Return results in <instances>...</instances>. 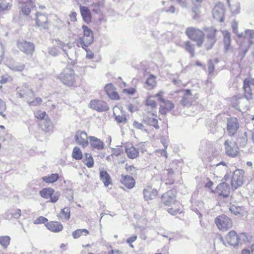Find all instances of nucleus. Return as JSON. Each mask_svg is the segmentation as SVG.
<instances>
[{"mask_svg": "<svg viewBox=\"0 0 254 254\" xmlns=\"http://www.w3.org/2000/svg\"><path fill=\"white\" fill-rule=\"evenodd\" d=\"M213 18L220 22L224 21V10L222 7L216 5L212 10Z\"/></svg>", "mask_w": 254, "mask_h": 254, "instance_id": "a211bd4d", "label": "nucleus"}, {"mask_svg": "<svg viewBox=\"0 0 254 254\" xmlns=\"http://www.w3.org/2000/svg\"><path fill=\"white\" fill-rule=\"evenodd\" d=\"M215 223L219 229L222 231L230 229L232 225L231 220L225 215L217 217L215 218Z\"/></svg>", "mask_w": 254, "mask_h": 254, "instance_id": "0eeeda50", "label": "nucleus"}, {"mask_svg": "<svg viewBox=\"0 0 254 254\" xmlns=\"http://www.w3.org/2000/svg\"><path fill=\"white\" fill-rule=\"evenodd\" d=\"M245 171L243 169H236L232 176L231 185L234 190L244 184V176Z\"/></svg>", "mask_w": 254, "mask_h": 254, "instance_id": "39448f33", "label": "nucleus"}, {"mask_svg": "<svg viewBox=\"0 0 254 254\" xmlns=\"http://www.w3.org/2000/svg\"><path fill=\"white\" fill-rule=\"evenodd\" d=\"M233 13L237 14L240 12V4L239 2H237L235 4L232 5L230 8Z\"/></svg>", "mask_w": 254, "mask_h": 254, "instance_id": "5fc2aeb1", "label": "nucleus"}, {"mask_svg": "<svg viewBox=\"0 0 254 254\" xmlns=\"http://www.w3.org/2000/svg\"><path fill=\"white\" fill-rule=\"evenodd\" d=\"M228 170V166L227 163L224 161H221L215 165L214 172L217 177H221L220 175L224 174Z\"/></svg>", "mask_w": 254, "mask_h": 254, "instance_id": "6ab92c4d", "label": "nucleus"}, {"mask_svg": "<svg viewBox=\"0 0 254 254\" xmlns=\"http://www.w3.org/2000/svg\"><path fill=\"white\" fill-rule=\"evenodd\" d=\"M213 193H216L223 198L228 197L230 192V188L228 184L222 182L218 184L215 190H211Z\"/></svg>", "mask_w": 254, "mask_h": 254, "instance_id": "9b49d317", "label": "nucleus"}, {"mask_svg": "<svg viewBox=\"0 0 254 254\" xmlns=\"http://www.w3.org/2000/svg\"><path fill=\"white\" fill-rule=\"evenodd\" d=\"M250 46H241L236 51L234 52V55L238 60L241 62L243 60L247 52L249 51Z\"/></svg>", "mask_w": 254, "mask_h": 254, "instance_id": "4be33fe9", "label": "nucleus"}, {"mask_svg": "<svg viewBox=\"0 0 254 254\" xmlns=\"http://www.w3.org/2000/svg\"><path fill=\"white\" fill-rule=\"evenodd\" d=\"M79 135V131L76 132L74 136V139L76 142L82 147H86L89 144V142L86 138L80 137Z\"/></svg>", "mask_w": 254, "mask_h": 254, "instance_id": "c9c22d12", "label": "nucleus"}, {"mask_svg": "<svg viewBox=\"0 0 254 254\" xmlns=\"http://www.w3.org/2000/svg\"><path fill=\"white\" fill-rule=\"evenodd\" d=\"M17 47L26 55L32 56L35 51L34 44L25 40H18L16 42Z\"/></svg>", "mask_w": 254, "mask_h": 254, "instance_id": "423d86ee", "label": "nucleus"}, {"mask_svg": "<svg viewBox=\"0 0 254 254\" xmlns=\"http://www.w3.org/2000/svg\"><path fill=\"white\" fill-rule=\"evenodd\" d=\"M47 117H48V115L46 114V112L45 111H41L40 112H38L37 114L36 115V117L37 119L40 120H44Z\"/></svg>", "mask_w": 254, "mask_h": 254, "instance_id": "680f3d73", "label": "nucleus"}, {"mask_svg": "<svg viewBox=\"0 0 254 254\" xmlns=\"http://www.w3.org/2000/svg\"><path fill=\"white\" fill-rule=\"evenodd\" d=\"M208 69L209 74H211L213 73L215 69V65L213 64L211 60L208 61Z\"/></svg>", "mask_w": 254, "mask_h": 254, "instance_id": "052dcab7", "label": "nucleus"}, {"mask_svg": "<svg viewBox=\"0 0 254 254\" xmlns=\"http://www.w3.org/2000/svg\"><path fill=\"white\" fill-rule=\"evenodd\" d=\"M82 28L83 31V36L78 39V43L80 44L81 48H87L94 42L93 33L92 30L86 25H82Z\"/></svg>", "mask_w": 254, "mask_h": 254, "instance_id": "20e7f679", "label": "nucleus"}, {"mask_svg": "<svg viewBox=\"0 0 254 254\" xmlns=\"http://www.w3.org/2000/svg\"><path fill=\"white\" fill-rule=\"evenodd\" d=\"M10 8L9 2L6 0H0V11L6 10Z\"/></svg>", "mask_w": 254, "mask_h": 254, "instance_id": "49530a36", "label": "nucleus"}, {"mask_svg": "<svg viewBox=\"0 0 254 254\" xmlns=\"http://www.w3.org/2000/svg\"><path fill=\"white\" fill-rule=\"evenodd\" d=\"M156 77L153 74H150L145 81V86L147 89L150 90L156 86Z\"/></svg>", "mask_w": 254, "mask_h": 254, "instance_id": "f704fd0d", "label": "nucleus"}, {"mask_svg": "<svg viewBox=\"0 0 254 254\" xmlns=\"http://www.w3.org/2000/svg\"><path fill=\"white\" fill-rule=\"evenodd\" d=\"M114 90V88L112 83L108 84L105 86V91L108 96Z\"/></svg>", "mask_w": 254, "mask_h": 254, "instance_id": "e2e57ef3", "label": "nucleus"}, {"mask_svg": "<svg viewBox=\"0 0 254 254\" xmlns=\"http://www.w3.org/2000/svg\"><path fill=\"white\" fill-rule=\"evenodd\" d=\"M89 143L92 147L98 150H102L104 148L105 144L103 141L93 136L88 137Z\"/></svg>", "mask_w": 254, "mask_h": 254, "instance_id": "f3484780", "label": "nucleus"}, {"mask_svg": "<svg viewBox=\"0 0 254 254\" xmlns=\"http://www.w3.org/2000/svg\"><path fill=\"white\" fill-rule=\"evenodd\" d=\"M114 116H115L116 121L118 123H126L127 122V119L126 117L120 115L117 116L115 113H114Z\"/></svg>", "mask_w": 254, "mask_h": 254, "instance_id": "864d4df0", "label": "nucleus"}, {"mask_svg": "<svg viewBox=\"0 0 254 254\" xmlns=\"http://www.w3.org/2000/svg\"><path fill=\"white\" fill-rule=\"evenodd\" d=\"M176 196L174 195L172 191L170 190L162 195L161 202L165 206H170L175 201Z\"/></svg>", "mask_w": 254, "mask_h": 254, "instance_id": "4468645a", "label": "nucleus"}, {"mask_svg": "<svg viewBox=\"0 0 254 254\" xmlns=\"http://www.w3.org/2000/svg\"><path fill=\"white\" fill-rule=\"evenodd\" d=\"M121 183L124 184L127 189H131L134 187L135 181L133 178L129 175H122Z\"/></svg>", "mask_w": 254, "mask_h": 254, "instance_id": "aec40b11", "label": "nucleus"}, {"mask_svg": "<svg viewBox=\"0 0 254 254\" xmlns=\"http://www.w3.org/2000/svg\"><path fill=\"white\" fill-rule=\"evenodd\" d=\"M133 125L136 128L140 129L144 132H147V129L144 128V126L142 123H139L136 121H134L133 122Z\"/></svg>", "mask_w": 254, "mask_h": 254, "instance_id": "6e6d98bb", "label": "nucleus"}, {"mask_svg": "<svg viewBox=\"0 0 254 254\" xmlns=\"http://www.w3.org/2000/svg\"><path fill=\"white\" fill-rule=\"evenodd\" d=\"M35 24L36 27H41L45 30L49 29V23L47 14L37 12L35 13Z\"/></svg>", "mask_w": 254, "mask_h": 254, "instance_id": "9d476101", "label": "nucleus"}, {"mask_svg": "<svg viewBox=\"0 0 254 254\" xmlns=\"http://www.w3.org/2000/svg\"><path fill=\"white\" fill-rule=\"evenodd\" d=\"M227 243L231 246L236 248L239 244L242 245L248 241L246 233H242L237 235L236 231L232 230L226 236Z\"/></svg>", "mask_w": 254, "mask_h": 254, "instance_id": "f03ea898", "label": "nucleus"}, {"mask_svg": "<svg viewBox=\"0 0 254 254\" xmlns=\"http://www.w3.org/2000/svg\"><path fill=\"white\" fill-rule=\"evenodd\" d=\"M144 198L145 201L152 200L155 198L158 194V191L156 189L148 186L144 188L143 190Z\"/></svg>", "mask_w": 254, "mask_h": 254, "instance_id": "ddd939ff", "label": "nucleus"}, {"mask_svg": "<svg viewBox=\"0 0 254 254\" xmlns=\"http://www.w3.org/2000/svg\"><path fill=\"white\" fill-rule=\"evenodd\" d=\"M60 193L59 191H57L56 192H54L53 195H52L50 198V202L52 203H55L56 202L58 199H59Z\"/></svg>", "mask_w": 254, "mask_h": 254, "instance_id": "13d9d810", "label": "nucleus"}, {"mask_svg": "<svg viewBox=\"0 0 254 254\" xmlns=\"http://www.w3.org/2000/svg\"><path fill=\"white\" fill-rule=\"evenodd\" d=\"M164 105V107L168 110V111H170L172 110L174 108V104L172 102L169 100H166L165 102H163Z\"/></svg>", "mask_w": 254, "mask_h": 254, "instance_id": "4d7b16f0", "label": "nucleus"}, {"mask_svg": "<svg viewBox=\"0 0 254 254\" xmlns=\"http://www.w3.org/2000/svg\"><path fill=\"white\" fill-rule=\"evenodd\" d=\"M229 210L232 213L236 215H242L244 213V208L243 206L232 205L230 206Z\"/></svg>", "mask_w": 254, "mask_h": 254, "instance_id": "e433bc0d", "label": "nucleus"}, {"mask_svg": "<svg viewBox=\"0 0 254 254\" xmlns=\"http://www.w3.org/2000/svg\"><path fill=\"white\" fill-rule=\"evenodd\" d=\"M248 141L247 133L246 132H239L236 141L234 142L236 145L241 147H245Z\"/></svg>", "mask_w": 254, "mask_h": 254, "instance_id": "b1692460", "label": "nucleus"}, {"mask_svg": "<svg viewBox=\"0 0 254 254\" xmlns=\"http://www.w3.org/2000/svg\"><path fill=\"white\" fill-rule=\"evenodd\" d=\"M48 221L47 218L43 216L38 217L34 222V224H44Z\"/></svg>", "mask_w": 254, "mask_h": 254, "instance_id": "bf43d9fd", "label": "nucleus"}, {"mask_svg": "<svg viewBox=\"0 0 254 254\" xmlns=\"http://www.w3.org/2000/svg\"><path fill=\"white\" fill-rule=\"evenodd\" d=\"M112 149L114 151V154L113 155H114L117 157H118L122 154L124 153L123 149L121 147H119V146L116 148H112Z\"/></svg>", "mask_w": 254, "mask_h": 254, "instance_id": "69168bd1", "label": "nucleus"}, {"mask_svg": "<svg viewBox=\"0 0 254 254\" xmlns=\"http://www.w3.org/2000/svg\"><path fill=\"white\" fill-rule=\"evenodd\" d=\"M45 226L50 231L55 233L60 232L63 229V225L60 222L58 221L47 222L45 224Z\"/></svg>", "mask_w": 254, "mask_h": 254, "instance_id": "412c9836", "label": "nucleus"}, {"mask_svg": "<svg viewBox=\"0 0 254 254\" xmlns=\"http://www.w3.org/2000/svg\"><path fill=\"white\" fill-rule=\"evenodd\" d=\"M40 126L42 129L45 131H49L53 127L52 123L49 117H47L45 120L41 121Z\"/></svg>", "mask_w": 254, "mask_h": 254, "instance_id": "2f4dec72", "label": "nucleus"}, {"mask_svg": "<svg viewBox=\"0 0 254 254\" xmlns=\"http://www.w3.org/2000/svg\"><path fill=\"white\" fill-rule=\"evenodd\" d=\"M11 217H13L16 219H18L20 217L21 214V211L20 209H17L14 210V212L10 213Z\"/></svg>", "mask_w": 254, "mask_h": 254, "instance_id": "0e129e2a", "label": "nucleus"}, {"mask_svg": "<svg viewBox=\"0 0 254 254\" xmlns=\"http://www.w3.org/2000/svg\"><path fill=\"white\" fill-rule=\"evenodd\" d=\"M224 145L226 154L231 157H236L239 153V148L234 142L227 139L225 141Z\"/></svg>", "mask_w": 254, "mask_h": 254, "instance_id": "1a4fd4ad", "label": "nucleus"}, {"mask_svg": "<svg viewBox=\"0 0 254 254\" xmlns=\"http://www.w3.org/2000/svg\"><path fill=\"white\" fill-rule=\"evenodd\" d=\"M142 122L148 126H153L156 129L159 128L158 120L154 118L144 117L142 119Z\"/></svg>", "mask_w": 254, "mask_h": 254, "instance_id": "7c9ffc66", "label": "nucleus"}, {"mask_svg": "<svg viewBox=\"0 0 254 254\" xmlns=\"http://www.w3.org/2000/svg\"><path fill=\"white\" fill-rule=\"evenodd\" d=\"M6 106L5 103L0 98V115L3 118L6 119V115L3 114V112L6 110Z\"/></svg>", "mask_w": 254, "mask_h": 254, "instance_id": "09e8293b", "label": "nucleus"}, {"mask_svg": "<svg viewBox=\"0 0 254 254\" xmlns=\"http://www.w3.org/2000/svg\"><path fill=\"white\" fill-rule=\"evenodd\" d=\"M79 8L83 20L87 24H89L91 21V15L89 9L87 7L83 5H80Z\"/></svg>", "mask_w": 254, "mask_h": 254, "instance_id": "5701e85b", "label": "nucleus"}, {"mask_svg": "<svg viewBox=\"0 0 254 254\" xmlns=\"http://www.w3.org/2000/svg\"><path fill=\"white\" fill-rule=\"evenodd\" d=\"M126 152L130 159H134L139 155L138 150L133 146L129 147L126 146Z\"/></svg>", "mask_w": 254, "mask_h": 254, "instance_id": "c756f323", "label": "nucleus"}, {"mask_svg": "<svg viewBox=\"0 0 254 254\" xmlns=\"http://www.w3.org/2000/svg\"><path fill=\"white\" fill-rule=\"evenodd\" d=\"M42 102V100L40 97L36 98L33 101L28 102L30 106H37L40 105Z\"/></svg>", "mask_w": 254, "mask_h": 254, "instance_id": "338daca9", "label": "nucleus"}, {"mask_svg": "<svg viewBox=\"0 0 254 254\" xmlns=\"http://www.w3.org/2000/svg\"><path fill=\"white\" fill-rule=\"evenodd\" d=\"M48 53L53 57L58 56L59 54V49L54 46L50 47L48 48Z\"/></svg>", "mask_w": 254, "mask_h": 254, "instance_id": "8fccbe9b", "label": "nucleus"}, {"mask_svg": "<svg viewBox=\"0 0 254 254\" xmlns=\"http://www.w3.org/2000/svg\"><path fill=\"white\" fill-rule=\"evenodd\" d=\"M243 89L245 91V97L247 100L252 98V91L250 86V79L246 78L243 81Z\"/></svg>", "mask_w": 254, "mask_h": 254, "instance_id": "bb28decb", "label": "nucleus"}, {"mask_svg": "<svg viewBox=\"0 0 254 254\" xmlns=\"http://www.w3.org/2000/svg\"><path fill=\"white\" fill-rule=\"evenodd\" d=\"M110 99L112 100H118L120 99V96L117 92L113 91L108 96Z\"/></svg>", "mask_w": 254, "mask_h": 254, "instance_id": "774afa93", "label": "nucleus"}, {"mask_svg": "<svg viewBox=\"0 0 254 254\" xmlns=\"http://www.w3.org/2000/svg\"><path fill=\"white\" fill-rule=\"evenodd\" d=\"M89 106L91 108L99 112H106L109 110L108 104L102 100H91Z\"/></svg>", "mask_w": 254, "mask_h": 254, "instance_id": "f8f14e48", "label": "nucleus"}, {"mask_svg": "<svg viewBox=\"0 0 254 254\" xmlns=\"http://www.w3.org/2000/svg\"><path fill=\"white\" fill-rule=\"evenodd\" d=\"M185 33L190 39L196 42L198 47L202 46L204 42V34L201 30L193 27H188L186 29Z\"/></svg>", "mask_w": 254, "mask_h": 254, "instance_id": "7ed1b4c3", "label": "nucleus"}, {"mask_svg": "<svg viewBox=\"0 0 254 254\" xmlns=\"http://www.w3.org/2000/svg\"><path fill=\"white\" fill-rule=\"evenodd\" d=\"M237 37L239 38H244L248 39V45L250 47L253 43V39H254V30L247 29L245 33L238 34Z\"/></svg>", "mask_w": 254, "mask_h": 254, "instance_id": "393cba45", "label": "nucleus"}, {"mask_svg": "<svg viewBox=\"0 0 254 254\" xmlns=\"http://www.w3.org/2000/svg\"><path fill=\"white\" fill-rule=\"evenodd\" d=\"M55 192V190L52 188H46L40 191L41 196L45 199L49 198Z\"/></svg>", "mask_w": 254, "mask_h": 254, "instance_id": "473e14b6", "label": "nucleus"}, {"mask_svg": "<svg viewBox=\"0 0 254 254\" xmlns=\"http://www.w3.org/2000/svg\"><path fill=\"white\" fill-rule=\"evenodd\" d=\"M223 43L224 45V53H227L231 49V34L228 31L224 32Z\"/></svg>", "mask_w": 254, "mask_h": 254, "instance_id": "cd10ccee", "label": "nucleus"}, {"mask_svg": "<svg viewBox=\"0 0 254 254\" xmlns=\"http://www.w3.org/2000/svg\"><path fill=\"white\" fill-rule=\"evenodd\" d=\"M82 157L83 154L80 149L77 146L74 147L72 153V157L76 160H79Z\"/></svg>", "mask_w": 254, "mask_h": 254, "instance_id": "58836bf2", "label": "nucleus"}, {"mask_svg": "<svg viewBox=\"0 0 254 254\" xmlns=\"http://www.w3.org/2000/svg\"><path fill=\"white\" fill-rule=\"evenodd\" d=\"M200 9L199 7L196 5H194L191 9V15L192 19L194 20H198L200 17Z\"/></svg>", "mask_w": 254, "mask_h": 254, "instance_id": "37998d69", "label": "nucleus"}, {"mask_svg": "<svg viewBox=\"0 0 254 254\" xmlns=\"http://www.w3.org/2000/svg\"><path fill=\"white\" fill-rule=\"evenodd\" d=\"M10 238L8 236H0V244L3 248H6L10 243Z\"/></svg>", "mask_w": 254, "mask_h": 254, "instance_id": "c03bdc74", "label": "nucleus"}, {"mask_svg": "<svg viewBox=\"0 0 254 254\" xmlns=\"http://www.w3.org/2000/svg\"><path fill=\"white\" fill-rule=\"evenodd\" d=\"M145 105L151 107L152 109L157 107V104L155 100L152 99L151 97H149L145 101Z\"/></svg>", "mask_w": 254, "mask_h": 254, "instance_id": "3c124183", "label": "nucleus"}, {"mask_svg": "<svg viewBox=\"0 0 254 254\" xmlns=\"http://www.w3.org/2000/svg\"><path fill=\"white\" fill-rule=\"evenodd\" d=\"M185 49L190 55V57L193 58L194 56L195 51L194 46L192 45L189 41L185 43Z\"/></svg>", "mask_w": 254, "mask_h": 254, "instance_id": "a19ab883", "label": "nucleus"}, {"mask_svg": "<svg viewBox=\"0 0 254 254\" xmlns=\"http://www.w3.org/2000/svg\"><path fill=\"white\" fill-rule=\"evenodd\" d=\"M85 156L87 160V162L85 163L86 166L89 168L93 167L94 166V160L92 155L90 154L85 153Z\"/></svg>", "mask_w": 254, "mask_h": 254, "instance_id": "a18cd8bd", "label": "nucleus"}, {"mask_svg": "<svg viewBox=\"0 0 254 254\" xmlns=\"http://www.w3.org/2000/svg\"><path fill=\"white\" fill-rule=\"evenodd\" d=\"M206 33V38H216V32L217 30L212 27H205L203 29Z\"/></svg>", "mask_w": 254, "mask_h": 254, "instance_id": "4c0bfd02", "label": "nucleus"}, {"mask_svg": "<svg viewBox=\"0 0 254 254\" xmlns=\"http://www.w3.org/2000/svg\"><path fill=\"white\" fill-rule=\"evenodd\" d=\"M16 94L18 95L17 97L22 98L24 95H33L32 90L27 84L23 85L21 87H17L16 89Z\"/></svg>", "mask_w": 254, "mask_h": 254, "instance_id": "dca6fc26", "label": "nucleus"}, {"mask_svg": "<svg viewBox=\"0 0 254 254\" xmlns=\"http://www.w3.org/2000/svg\"><path fill=\"white\" fill-rule=\"evenodd\" d=\"M193 102L192 95L189 89L185 90V93L180 102L184 107L190 106Z\"/></svg>", "mask_w": 254, "mask_h": 254, "instance_id": "2eb2a0df", "label": "nucleus"}, {"mask_svg": "<svg viewBox=\"0 0 254 254\" xmlns=\"http://www.w3.org/2000/svg\"><path fill=\"white\" fill-rule=\"evenodd\" d=\"M206 43L204 45L205 48L207 51H209L211 50L215 43L217 41L216 38H206Z\"/></svg>", "mask_w": 254, "mask_h": 254, "instance_id": "79ce46f5", "label": "nucleus"}, {"mask_svg": "<svg viewBox=\"0 0 254 254\" xmlns=\"http://www.w3.org/2000/svg\"><path fill=\"white\" fill-rule=\"evenodd\" d=\"M239 128V123L235 117L228 118L227 123V131L230 136H234Z\"/></svg>", "mask_w": 254, "mask_h": 254, "instance_id": "6e6552de", "label": "nucleus"}, {"mask_svg": "<svg viewBox=\"0 0 254 254\" xmlns=\"http://www.w3.org/2000/svg\"><path fill=\"white\" fill-rule=\"evenodd\" d=\"M100 179L106 187L112 184L111 178L106 170H102L100 171Z\"/></svg>", "mask_w": 254, "mask_h": 254, "instance_id": "c85d7f7f", "label": "nucleus"}, {"mask_svg": "<svg viewBox=\"0 0 254 254\" xmlns=\"http://www.w3.org/2000/svg\"><path fill=\"white\" fill-rule=\"evenodd\" d=\"M89 233L88 230L86 229H77L72 232V235L74 239H78L82 235L86 236Z\"/></svg>", "mask_w": 254, "mask_h": 254, "instance_id": "ea45409f", "label": "nucleus"}, {"mask_svg": "<svg viewBox=\"0 0 254 254\" xmlns=\"http://www.w3.org/2000/svg\"><path fill=\"white\" fill-rule=\"evenodd\" d=\"M70 208L69 207H66L61 209V212L59 214L58 216L62 214L64 216V218L66 220H68L70 218Z\"/></svg>", "mask_w": 254, "mask_h": 254, "instance_id": "de8ad7c7", "label": "nucleus"}, {"mask_svg": "<svg viewBox=\"0 0 254 254\" xmlns=\"http://www.w3.org/2000/svg\"><path fill=\"white\" fill-rule=\"evenodd\" d=\"M76 64L75 61L68 63L59 75L61 82L68 87H76L75 74L73 67Z\"/></svg>", "mask_w": 254, "mask_h": 254, "instance_id": "f257e3e1", "label": "nucleus"}, {"mask_svg": "<svg viewBox=\"0 0 254 254\" xmlns=\"http://www.w3.org/2000/svg\"><path fill=\"white\" fill-rule=\"evenodd\" d=\"M125 168L127 172L131 175H134L136 174V170L133 165H128L127 164H126Z\"/></svg>", "mask_w": 254, "mask_h": 254, "instance_id": "603ef678", "label": "nucleus"}, {"mask_svg": "<svg viewBox=\"0 0 254 254\" xmlns=\"http://www.w3.org/2000/svg\"><path fill=\"white\" fill-rule=\"evenodd\" d=\"M21 10L24 14L28 15L30 13L31 9L35 6L32 0H28L21 3Z\"/></svg>", "mask_w": 254, "mask_h": 254, "instance_id": "a878e982", "label": "nucleus"}, {"mask_svg": "<svg viewBox=\"0 0 254 254\" xmlns=\"http://www.w3.org/2000/svg\"><path fill=\"white\" fill-rule=\"evenodd\" d=\"M60 178L58 173H52L50 175L42 177L44 182L48 184H53L57 182Z\"/></svg>", "mask_w": 254, "mask_h": 254, "instance_id": "72a5a7b5", "label": "nucleus"}]
</instances>
